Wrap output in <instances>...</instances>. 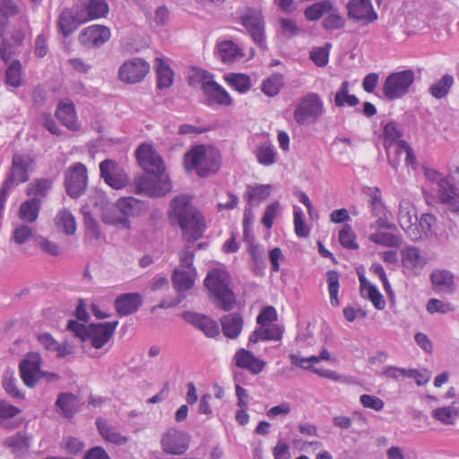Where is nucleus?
<instances>
[{"label":"nucleus","instance_id":"f257e3e1","mask_svg":"<svg viewBox=\"0 0 459 459\" xmlns=\"http://www.w3.org/2000/svg\"><path fill=\"white\" fill-rule=\"evenodd\" d=\"M169 214L178 221L186 241H195L203 236L205 230L204 219L186 195H180L172 200Z\"/></svg>","mask_w":459,"mask_h":459},{"label":"nucleus","instance_id":"f03ea898","mask_svg":"<svg viewBox=\"0 0 459 459\" xmlns=\"http://www.w3.org/2000/svg\"><path fill=\"white\" fill-rule=\"evenodd\" d=\"M204 283L219 307L229 311L236 306L237 298L231 288V277L225 269L209 271Z\"/></svg>","mask_w":459,"mask_h":459},{"label":"nucleus","instance_id":"7ed1b4c3","mask_svg":"<svg viewBox=\"0 0 459 459\" xmlns=\"http://www.w3.org/2000/svg\"><path fill=\"white\" fill-rule=\"evenodd\" d=\"M221 155L212 146L204 144L193 147L185 154L184 163L186 169L196 170L200 177H206L217 172L220 168Z\"/></svg>","mask_w":459,"mask_h":459},{"label":"nucleus","instance_id":"20e7f679","mask_svg":"<svg viewBox=\"0 0 459 459\" xmlns=\"http://www.w3.org/2000/svg\"><path fill=\"white\" fill-rule=\"evenodd\" d=\"M425 176L433 185L439 202L450 212L459 213V189L451 180L434 169H427Z\"/></svg>","mask_w":459,"mask_h":459},{"label":"nucleus","instance_id":"39448f33","mask_svg":"<svg viewBox=\"0 0 459 459\" xmlns=\"http://www.w3.org/2000/svg\"><path fill=\"white\" fill-rule=\"evenodd\" d=\"M324 111V103L319 95L310 92L300 99L294 110L293 117L299 125L307 126L317 121Z\"/></svg>","mask_w":459,"mask_h":459},{"label":"nucleus","instance_id":"423d86ee","mask_svg":"<svg viewBox=\"0 0 459 459\" xmlns=\"http://www.w3.org/2000/svg\"><path fill=\"white\" fill-rule=\"evenodd\" d=\"M414 80L415 74L411 69L392 73L385 80L382 91L387 100L400 99L407 94Z\"/></svg>","mask_w":459,"mask_h":459},{"label":"nucleus","instance_id":"0eeeda50","mask_svg":"<svg viewBox=\"0 0 459 459\" xmlns=\"http://www.w3.org/2000/svg\"><path fill=\"white\" fill-rule=\"evenodd\" d=\"M136 192L150 196H162L171 190V183L167 175L147 173L134 179Z\"/></svg>","mask_w":459,"mask_h":459},{"label":"nucleus","instance_id":"6e6552de","mask_svg":"<svg viewBox=\"0 0 459 459\" xmlns=\"http://www.w3.org/2000/svg\"><path fill=\"white\" fill-rule=\"evenodd\" d=\"M34 159L28 153H15L13 156L11 172L4 184L13 188L29 180V173L33 170Z\"/></svg>","mask_w":459,"mask_h":459},{"label":"nucleus","instance_id":"1a4fd4ad","mask_svg":"<svg viewBox=\"0 0 459 459\" xmlns=\"http://www.w3.org/2000/svg\"><path fill=\"white\" fill-rule=\"evenodd\" d=\"M87 169L81 163H74L69 167L65 175V186L69 196L76 198L84 193L87 187Z\"/></svg>","mask_w":459,"mask_h":459},{"label":"nucleus","instance_id":"9d476101","mask_svg":"<svg viewBox=\"0 0 459 459\" xmlns=\"http://www.w3.org/2000/svg\"><path fill=\"white\" fill-rule=\"evenodd\" d=\"M150 65L143 58L135 57L125 61L118 69L121 82L134 84L142 82L150 73Z\"/></svg>","mask_w":459,"mask_h":459},{"label":"nucleus","instance_id":"9b49d317","mask_svg":"<svg viewBox=\"0 0 459 459\" xmlns=\"http://www.w3.org/2000/svg\"><path fill=\"white\" fill-rule=\"evenodd\" d=\"M397 220L401 228L412 241H417L422 238L417 225L418 218L415 213V208L411 202L407 200L400 202Z\"/></svg>","mask_w":459,"mask_h":459},{"label":"nucleus","instance_id":"f8f14e48","mask_svg":"<svg viewBox=\"0 0 459 459\" xmlns=\"http://www.w3.org/2000/svg\"><path fill=\"white\" fill-rule=\"evenodd\" d=\"M140 166L150 174L166 175L165 165L160 155L150 144H141L136 150Z\"/></svg>","mask_w":459,"mask_h":459},{"label":"nucleus","instance_id":"ddd939ff","mask_svg":"<svg viewBox=\"0 0 459 459\" xmlns=\"http://www.w3.org/2000/svg\"><path fill=\"white\" fill-rule=\"evenodd\" d=\"M242 24L247 30L253 41L261 48H266L264 23L261 13L257 10H248L242 15Z\"/></svg>","mask_w":459,"mask_h":459},{"label":"nucleus","instance_id":"4468645a","mask_svg":"<svg viewBox=\"0 0 459 459\" xmlns=\"http://www.w3.org/2000/svg\"><path fill=\"white\" fill-rule=\"evenodd\" d=\"M41 357L37 352L28 353L19 366L21 378L28 387H33L42 377Z\"/></svg>","mask_w":459,"mask_h":459},{"label":"nucleus","instance_id":"2eb2a0df","mask_svg":"<svg viewBox=\"0 0 459 459\" xmlns=\"http://www.w3.org/2000/svg\"><path fill=\"white\" fill-rule=\"evenodd\" d=\"M100 177L114 189L125 187L129 181L125 169L111 160H105L100 164Z\"/></svg>","mask_w":459,"mask_h":459},{"label":"nucleus","instance_id":"dca6fc26","mask_svg":"<svg viewBox=\"0 0 459 459\" xmlns=\"http://www.w3.org/2000/svg\"><path fill=\"white\" fill-rule=\"evenodd\" d=\"M189 438L186 433L177 429H169L161 437V447L166 454L183 455L188 448Z\"/></svg>","mask_w":459,"mask_h":459},{"label":"nucleus","instance_id":"f3484780","mask_svg":"<svg viewBox=\"0 0 459 459\" xmlns=\"http://www.w3.org/2000/svg\"><path fill=\"white\" fill-rule=\"evenodd\" d=\"M74 7L79 13V19L84 22L104 17L108 13L106 0H78Z\"/></svg>","mask_w":459,"mask_h":459},{"label":"nucleus","instance_id":"a211bd4d","mask_svg":"<svg viewBox=\"0 0 459 459\" xmlns=\"http://www.w3.org/2000/svg\"><path fill=\"white\" fill-rule=\"evenodd\" d=\"M118 325L117 321L91 324L89 325V333L86 339L95 349L102 348L113 336Z\"/></svg>","mask_w":459,"mask_h":459},{"label":"nucleus","instance_id":"6ab92c4d","mask_svg":"<svg viewBox=\"0 0 459 459\" xmlns=\"http://www.w3.org/2000/svg\"><path fill=\"white\" fill-rule=\"evenodd\" d=\"M110 39V30L103 25H91L82 30L80 42L88 48H100Z\"/></svg>","mask_w":459,"mask_h":459},{"label":"nucleus","instance_id":"aec40b11","mask_svg":"<svg viewBox=\"0 0 459 459\" xmlns=\"http://www.w3.org/2000/svg\"><path fill=\"white\" fill-rule=\"evenodd\" d=\"M403 131L395 122H389L384 126V148L386 152L387 160L391 167H395L398 163V159L392 157V148L397 150V145L400 142H405L402 139Z\"/></svg>","mask_w":459,"mask_h":459},{"label":"nucleus","instance_id":"412c9836","mask_svg":"<svg viewBox=\"0 0 459 459\" xmlns=\"http://www.w3.org/2000/svg\"><path fill=\"white\" fill-rule=\"evenodd\" d=\"M402 265L408 273L417 275L427 264V258L420 250L413 246L406 247L401 251Z\"/></svg>","mask_w":459,"mask_h":459},{"label":"nucleus","instance_id":"4be33fe9","mask_svg":"<svg viewBox=\"0 0 459 459\" xmlns=\"http://www.w3.org/2000/svg\"><path fill=\"white\" fill-rule=\"evenodd\" d=\"M346 7L348 16L358 22L369 23L377 19L370 0H351Z\"/></svg>","mask_w":459,"mask_h":459},{"label":"nucleus","instance_id":"5701e85b","mask_svg":"<svg viewBox=\"0 0 459 459\" xmlns=\"http://www.w3.org/2000/svg\"><path fill=\"white\" fill-rule=\"evenodd\" d=\"M370 206L372 215L377 218V221L370 224V229L391 230L395 227L394 224L388 221L387 210L382 201L378 189H376V191L370 196Z\"/></svg>","mask_w":459,"mask_h":459},{"label":"nucleus","instance_id":"b1692460","mask_svg":"<svg viewBox=\"0 0 459 459\" xmlns=\"http://www.w3.org/2000/svg\"><path fill=\"white\" fill-rule=\"evenodd\" d=\"M237 367L248 370L254 375L260 374L265 368L266 362L255 357L253 352L239 349L233 358Z\"/></svg>","mask_w":459,"mask_h":459},{"label":"nucleus","instance_id":"393cba45","mask_svg":"<svg viewBox=\"0 0 459 459\" xmlns=\"http://www.w3.org/2000/svg\"><path fill=\"white\" fill-rule=\"evenodd\" d=\"M273 186L266 185H248L246 188L244 198L247 201V206L245 209L246 218L248 212L254 207L259 205L266 200L272 193Z\"/></svg>","mask_w":459,"mask_h":459},{"label":"nucleus","instance_id":"a878e982","mask_svg":"<svg viewBox=\"0 0 459 459\" xmlns=\"http://www.w3.org/2000/svg\"><path fill=\"white\" fill-rule=\"evenodd\" d=\"M143 299L138 293H126L118 296L115 300V308L120 316H126L135 313L141 307Z\"/></svg>","mask_w":459,"mask_h":459},{"label":"nucleus","instance_id":"bb28decb","mask_svg":"<svg viewBox=\"0 0 459 459\" xmlns=\"http://www.w3.org/2000/svg\"><path fill=\"white\" fill-rule=\"evenodd\" d=\"M185 318L208 337H215L220 333L219 325L209 316L197 313H189L185 315Z\"/></svg>","mask_w":459,"mask_h":459},{"label":"nucleus","instance_id":"cd10ccee","mask_svg":"<svg viewBox=\"0 0 459 459\" xmlns=\"http://www.w3.org/2000/svg\"><path fill=\"white\" fill-rule=\"evenodd\" d=\"M56 117L69 130L80 129L74 105L72 102L60 101L56 110Z\"/></svg>","mask_w":459,"mask_h":459},{"label":"nucleus","instance_id":"c85d7f7f","mask_svg":"<svg viewBox=\"0 0 459 459\" xmlns=\"http://www.w3.org/2000/svg\"><path fill=\"white\" fill-rule=\"evenodd\" d=\"M82 23L85 22L79 19V13L75 7L74 10L65 9L58 17L59 30L65 37L76 30Z\"/></svg>","mask_w":459,"mask_h":459},{"label":"nucleus","instance_id":"c756f323","mask_svg":"<svg viewBox=\"0 0 459 459\" xmlns=\"http://www.w3.org/2000/svg\"><path fill=\"white\" fill-rule=\"evenodd\" d=\"M208 105L230 106L232 99L229 92L215 81L204 91Z\"/></svg>","mask_w":459,"mask_h":459},{"label":"nucleus","instance_id":"7c9ffc66","mask_svg":"<svg viewBox=\"0 0 459 459\" xmlns=\"http://www.w3.org/2000/svg\"><path fill=\"white\" fill-rule=\"evenodd\" d=\"M430 280L437 291L450 293L455 290L454 275L447 270H434Z\"/></svg>","mask_w":459,"mask_h":459},{"label":"nucleus","instance_id":"2f4dec72","mask_svg":"<svg viewBox=\"0 0 459 459\" xmlns=\"http://www.w3.org/2000/svg\"><path fill=\"white\" fill-rule=\"evenodd\" d=\"M40 209L41 199L32 197L21 204L18 216L24 223H33L37 221Z\"/></svg>","mask_w":459,"mask_h":459},{"label":"nucleus","instance_id":"473e14b6","mask_svg":"<svg viewBox=\"0 0 459 459\" xmlns=\"http://www.w3.org/2000/svg\"><path fill=\"white\" fill-rule=\"evenodd\" d=\"M101 219L105 224L120 226L122 228L129 227L128 219L119 212L117 204L106 203L102 208Z\"/></svg>","mask_w":459,"mask_h":459},{"label":"nucleus","instance_id":"72a5a7b5","mask_svg":"<svg viewBox=\"0 0 459 459\" xmlns=\"http://www.w3.org/2000/svg\"><path fill=\"white\" fill-rule=\"evenodd\" d=\"M361 295L369 299L377 309H383L385 301L376 286L372 285L363 274L359 276Z\"/></svg>","mask_w":459,"mask_h":459},{"label":"nucleus","instance_id":"f704fd0d","mask_svg":"<svg viewBox=\"0 0 459 459\" xmlns=\"http://www.w3.org/2000/svg\"><path fill=\"white\" fill-rule=\"evenodd\" d=\"M21 413V410L4 401L0 402V426L6 429H13L20 425L14 417Z\"/></svg>","mask_w":459,"mask_h":459},{"label":"nucleus","instance_id":"c9c22d12","mask_svg":"<svg viewBox=\"0 0 459 459\" xmlns=\"http://www.w3.org/2000/svg\"><path fill=\"white\" fill-rule=\"evenodd\" d=\"M38 341L48 351L56 352V356L63 358L73 352L72 347L67 344H60L50 333H43L39 334Z\"/></svg>","mask_w":459,"mask_h":459},{"label":"nucleus","instance_id":"e433bc0d","mask_svg":"<svg viewBox=\"0 0 459 459\" xmlns=\"http://www.w3.org/2000/svg\"><path fill=\"white\" fill-rule=\"evenodd\" d=\"M195 278L196 270L180 271L179 269H174L171 281L174 288L181 292L190 290L195 284Z\"/></svg>","mask_w":459,"mask_h":459},{"label":"nucleus","instance_id":"4c0bfd02","mask_svg":"<svg viewBox=\"0 0 459 459\" xmlns=\"http://www.w3.org/2000/svg\"><path fill=\"white\" fill-rule=\"evenodd\" d=\"M218 54L223 63H232L244 56L242 49L232 40H223L218 44Z\"/></svg>","mask_w":459,"mask_h":459},{"label":"nucleus","instance_id":"58836bf2","mask_svg":"<svg viewBox=\"0 0 459 459\" xmlns=\"http://www.w3.org/2000/svg\"><path fill=\"white\" fill-rule=\"evenodd\" d=\"M222 331L225 336L237 338L243 327V319L239 314L231 313L221 319Z\"/></svg>","mask_w":459,"mask_h":459},{"label":"nucleus","instance_id":"ea45409f","mask_svg":"<svg viewBox=\"0 0 459 459\" xmlns=\"http://www.w3.org/2000/svg\"><path fill=\"white\" fill-rule=\"evenodd\" d=\"M97 428L100 436L112 444L122 446L128 441L126 436L122 435L115 427L104 420H99L97 421Z\"/></svg>","mask_w":459,"mask_h":459},{"label":"nucleus","instance_id":"a19ab883","mask_svg":"<svg viewBox=\"0 0 459 459\" xmlns=\"http://www.w3.org/2000/svg\"><path fill=\"white\" fill-rule=\"evenodd\" d=\"M214 81V76L201 68L192 67L188 74V84L193 88H200L203 92Z\"/></svg>","mask_w":459,"mask_h":459},{"label":"nucleus","instance_id":"79ce46f5","mask_svg":"<svg viewBox=\"0 0 459 459\" xmlns=\"http://www.w3.org/2000/svg\"><path fill=\"white\" fill-rule=\"evenodd\" d=\"M157 87L159 89L169 88L174 81V73L170 66L161 58L156 60Z\"/></svg>","mask_w":459,"mask_h":459},{"label":"nucleus","instance_id":"37998d69","mask_svg":"<svg viewBox=\"0 0 459 459\" xmlns=\"http://www.w3.org/2000/svg\"><path fill=\"white\" fill-rule=\"evenodd\" d=\"M55 225L59 231L66 235H74L76 231L75 218L67 209H62L56 213Z\"/></svg>","mask_w":459,"mask_h":459},{"label":"nucleus","instance_id":"c03bdc74","mask_svg":"<svg viewBox=\"0 0 459 459\" xmlns=\"http://www.w3.org/2000/svg\"><path fill=\"white\" fill-rule=\"evenodd\" d=\"M119 212L126 216V219L130 216H136L145 209L144 203L134 197L120 198L117 202Z\"/></svg>","mask_w":459,"mask_h":459},{"label":"nucleus","instance_id":"a18cd8bd","mask_svg":"<svg viewBox=\"0 0 459 459\" xmlns=\"http://www.w3.org/2000/svg\"><path fill=\"white\" fill-rule=\"evenodd\" d=\"M454 76L449 74H444L438 81L433 82L429 88V92L437 100L446 97L454 85Z\"/></svg>","mask_w":459,"mask_h":459},{"label":"nucleus","instance_id":"49530a36","mask_svg":"<svg viewBox=\"0 0 459 459\" xmlns=\"http://www.w3.org/2000/svg\"><path fill=\"white\" fill-rule=\"evenodd\" d=\"M333 4L330 0H322L312 4L305 9L304 15L308 21H317L333 11Z\"/></svg>","mask_w":459,"mask_h":459},{"label":"nucleus","instance_id":"de8ad7c7","mask_svg":"<svg viewBox=\"0 0 459 459\" xmlns=\"http://www.w3.org/2000/svg\"><path fill=\"white\" fill-rule=\"evenodd\" d=\"M77 398L70 393H64L58 395L56 402L57 409L65 418H72L77 410Z\"/></svg>","mask_w":459,"mask_h":459},{"label":"nucleus","instance_id":"09e8293b","mask_svg":"<svg viewBox=\"0 0 459 459\" xmlns=\"http://www.w3.org/2000/svg\"><path fill=\"white\" fill-rule=\"evenodd\" d=\"M257 161L264 166H271L276 161V151L269 142L260 143L255 151Z\"/></svg>","mask_w":459,"mask_h":459},{"label":"nucleus","instance_id":"8fccbe9b","mask_svg":"<svg viewBox=\"0 0 459 459\" xmlns=\"http://www.w3.org/2000/svg\"><path fill=\"white\" fill-rule=\"evenodd\" d=\"M368 239L377 245L387 247H399L402 245V238L399 236L385 231L371 233Z\"/></svg>","mask_w":459,"mask_h":459},{"label":"nucleus","instance_id":"3c124183","mask_svg":"<svg viewBox=\"0 0 459 459\" xmlns=\"http://www.w3.org/2000/svg\"><path fill=\"white\" fill-rule=\"evenodd\" d=\"M334 103L338 107L345 105L354 107L358 105L359 99L355 95L349 94V82L347 81L342 82L341 88L336 92Z\"/></svg>","mask_w":459,"mask_h":459},{"label":"nucleus","instance_id":"603ef678","mask_svg":"<svg viewBox=\"0 0 459 459\" xmlns=\"http://www.w3.org/2000/svg\"><path fill=\"white\" fill-rule=\"evenodd\" d=\"M284 85V77L280 74H274L263 82V92L269 96H276Z\"/></svg>","mask_w":459,"mask_h":459},{"label":"nucleus","instance_id":"864d4df0","mask_svg":"<svg viewBox=\"0 0 459 459\" xmlns=\"http://www.w3.org/2000/svg\"><path fill=\"white\" fill-rule=\"evenodd\" d=\"M34 235V230L27 223H18L13 231L11 239L17 245L30 241Z\"/></svg>","mask_w":459,"mask_h":459},{"label":"nucleus","instance_id":"5fc2aeb1","mask_svg":"<svg viewBox=\"0 0 459 459\" xmlns=\"http://www.w3.org/2000/svg\"><path fill=\"white\" fill-rule=\"evenodd\" d=\"M226 81L230 87L240 93L247 92L251 88L249 76L243 74H230L226 77Z\"/></svg>","mask_w":459,"mask_h":459},{"label":"nucleus","instance_id":"6e6d98bb","mask_svg":"<svg viewBox=\"0 0 459 459\" xmlns=\"http://www.w3.org/2000/svg\"><path fill=\"white\" fill-rule=\"evenodd\" d=\"M52 186L49 179L40 178L31 182L27 186V194L34 195L33 197H44L48 195Z\"/></svg>","mask_w":459,"mask_h":459},{"label":"nucleus","instance_id":"4d7b16f0","mask_svg":"<svg viewBox=\"0 0 459 459\" xmlns=\"http://www.w3.org/2000/svg\"><path fill=\"white\" fill-rule=\"evenodd\" d=\"M457 413L458 410L454 406H446L433 410L431 416L443 424H453Z\"/></svg>","mask_w":459,"mask_h":459},{"label":"nucleus","instance_id":"13d9d810","mask_svg":"<svg viewBox=\"0 0 459 459\" xmlns=\"http://www.w3.org/2000/svg\"><path fill=\"white\" fill-rule=\"evenodd\" d=\"M18 12V6L13 0H0V30L4 29L8 19L16 15Z\"/></svg>","mask_w":459,"mask_h":459},{"label":"nucleus","instance_id":"bf43d9fd","mask_svg":"<svg viewBox=\"0 0 459 459\" xmlns=\"http://www.w3.org/2000/svg\"><path fill=\"white\" fill-rule=\"evenodd\" d=\"M339 273L336 271H329L327 273L328 291L330 295V302L333 307L339 306L338 291L340 288Z\"/></svg>","mask_w":459,"mask_h":459},{"label":"nucleus","instance_id":"052dcab7","mask_svg":"<svg viewBox=\"0 0 459 459\" xmlns=\"http://www.w3.org/2000/svg\"><path fill=\"white\" fill-rule=\"evenodd\" d=\"M339 242L340 244L348 249H358L359 245L356 242V235L353 232L351 226L345 224L342 229L339 231Z\"/></svg>","mask_w":459,"mask_h":459},{"label":"nucleus","instance_id":"680f3d73","mask_svg":"<svg viewBox=\"0 0 459 459\" xmlns=\"http://www.w3.org/2000/svg\"><path fill=\"white\" fill-rule=\"evenodd\" d=\"M345 21L338 9L333 6V11L327 13V16L323 21V27L325 30H338L343 28Z\"/></svg>","mask_w":459,"mask_h":459},{"label":"nucleus","instance_id":"e2e57ef3","mask_svg":"<svg viewBox=\"0 0 459 459\" xmlns=\"http://www.w3.org/2000/svg\"><path fill=\"white\" fill-rule=\"evenodd\" d=\"M21 69L22 65L20 61L14 60L11 63L5 72V82L13 87H18L21 84Z\"/></svg>","mask_w":459,"mask_h":459},{"label":"nucleus","instance_id":"0e129e2a","mask_svg":"<svg viewBox=\"0 0 459 459\" xmlns=\"http://www.w3.org/2000/svg\"><path fill=\"white\" fill-rule=\"evenodd\" d=\"M3 386L6 393L13 398H23V394L16 386L13 372L6 371L3 376Z\"/></svg>","mask_w":459,"mask_h":459},{"label":"nucleus","instance_id":"69168bd1","mask_svg":"<svg viewBox=\"0 0 459 459\" xmlns=\"http://www.w3.org/2000/svg\"><path fill=\"white\" fill-rule=\"evenodd\" d=\"M4 445L9 448H12L13 452L22 451L29 447V442L26 435L21 432L9 437L4 441Z\"/></svg>","mask_w":459,"mask_h":459},{"label":"nucleus","instance_id":"338daca9","mask_svg":"<svg viewBox=\"0 0 459 459\" xmlns=\"http://www.w3.org/2000/svg\"><path fill=\"white\" fill-rule=\"evenodd\" d=\"M437 219L430 213H424L421 215L419 222V227L426 237H430L435 234Z\"/></svg>","mask_w":459,"mask_h":459},{"label":"nucleus","instance_id":"774afa93","mask_svg":"<svg viewBox=\"0 0 459 459\" xmlns=\"http://www.w3.org/2000/svg\"><path fill=\"white\" fill-rule=\"evenodd\" d=\"M294 227L297 236L300 238L307 237L309 234V229L306 225L304 221V213L299 207H295L294 211Z\"/></svg>","mask_w":459,"mask_h":459}]
</instances>
